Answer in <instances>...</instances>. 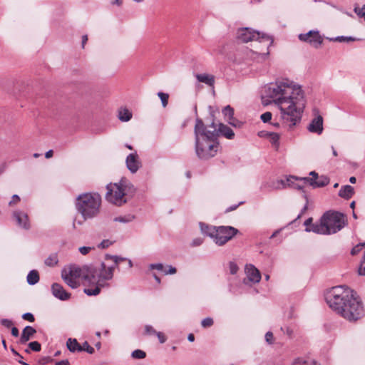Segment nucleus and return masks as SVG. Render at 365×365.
<instances>
[{"label":"nucleus","mask_w":365,"mask_h":365,"mask_svg":"<svg viewBox=\"0 0 365 365\" xmlns=\"http://www.w3.org/2000/svg\"><path fill=\"white\" fill-rule=\"evenodd\" d=\"M264 95L277 106L281 120L290 129L301 121L306 100L299 85L288 78H279L264 87Z\"/></svg>","instance_id":"1"},{"label":"nucleus","mask_w":365,"mask_h":365,"mask_svg":"<svg viewBox=\"0 0 365 365\" xmlns=\"http://www.w3.org/2000/svg\"><path fill=\"white\" fill-rule=\"evenodd\" d=\"M78 277L83 279L86 287L83 292L88 296H96L102 288L108 287V282L113 279L111 268L105 269L104 265L95 267L93 264L84 265L82 267H71L68 273H62V278L68 286L76 289L79 286Z\"/></svg>","instance_id":"2"},{"label":"nucleus","mask_w":365,"mask_h":365,"mask_svg":"<svg viewBox=\"0 0 365 365\" xmlns=\"http://www.w3.org/2000/svg\"><path fill=\"white\" fill-rule=\"evenodd\" d=\"M329 307L346 319L352 322L364 315V309L356 293L344 286L332 287L325 294Z\"/></svg>","instance_id":"3"},{"label":"nucleus","mask_w":365,"mask_h":365,"mask_svg":"<svg viewBox=\"0 0 365 365\" xmlns=\"http://www.w3.org/2000/svg\"><path fill=\"white\" fill-rule=\"evenodd\" d=\"M195 148L197 158L208 160L216 155L219 143L217 140L216 125L212 121L205 125L200 118H197L194 128Z\"/></svg>","instance_id":"4"},{"label":"nucleus","mask_w":365,"mask_h":365,"mask_svg":"<svg viewBox=\"0 0 365 365\" xmlns=\"http://www.w3.org/2000/svg\"><path fill=\"white\" fill-rule=\"evenodd\" d=\"M101 205V195L95 192H86L79 195L76 198V207L83 220L96 217L100 212Z\"/></svg>","instance_id":"5"},{"label":"nucleus","mask_w":365,"mask_h":365,"mask_svg":"<svg viewBox=\"0 0 365 365\" xmlns=\"http://www.w3.org/2000/svg\"><path fill=\"white\" fill-rule=\"evenodd\" d=\"M106 188V200L118 206L125 204L127 197H132L135 192L133 185L125 178H122L118 183L108 185Z\"/></svg>","instance_id":"6"},{"label":"nucleus","mask_w":365,"mask_h":365,"mask_svg":"<svg viewBox=\"0 0 365 365\" xmlns=\"http://www.w3.org/2000/svg\"><path fill=\"white\" fill-rule=\"evenodd\" d=\"M236 35L237 40L243 43L255 41L264 43L267 48L266 53H259L256 51L253 53L257 56L255 58H260L262 61L267 58L269 54L268 49L273 43V38L271 36L265 34H260L248 27L239 29Z\"/></svg>","instance_id":"7"},{"label":"nucleus","mask_w":365,"mask_h":365,"mask_svg":"<svg viewBox=\"0 0 365 365\" xmlns=\"http://www.w3.org/2000/svg\"><path fill=\"white\" fill-rule=\"evenodd\" d=\"M238 230L230 226H220L212 229L211 238L213 239L215 244L219 246L224 245L237 235Z\"/></svg>","instance_id":"8"},{"label":"nucleus","mask_w":365,"mask_h":365,"mask_svg":"<svg viewBox=\"0 0 365 365\" xmlns=\"http://www.w3.org/2000/svg\"><path fill=\"white\" fill-rule=\"evenodd\" d=\"M322 222L328 228V235L334 234L343 227V215L339 212H327L322 216Z\"/></svg>","instance_id":"9"},{"label":"nucleus","mask_w":365,"mask_h":365,"mask_svg":"<svg viewBox=\"0 0 365 365\" xmlns=\"http://www.w3.org/2000/svg\"><path fill=\"white\" fill-rule=\"evenodd\" d=\"M299 38L302 41L310 43L314 47L318 48L323 42V38L318 31L311 30L307 34H301Z\"/></svg>","instance_id":"10"},{"label":"nucleus","mask_w":365,"mask_h":365,"mask_svg":"<svg viewBox=\"0 0 365 365\" xmlns=\"http://www.w3.org/2000/svg\"><path fill=\"white\" fill-rule=\"evenodd\" d=\"M301 178H298L291 175L287 178L286 181H284L282 180L277 181V185H275L274 182H273L272 184H269L268 182L263 183L261 185L260 189L262 190L264 188L269 187V190H272L274 189H279V188H281V187H284L287 185L293 187L295 185L294 181L295 180L302 181Z\"/></svg>","instance_id":"11"},{"label":"nucleus","mask_w":365,"mask_h":365,"mask_svg":"<svg viewBox=\"0 0 365 365\" xmlns=\"http://www.w3.org/2000/svg\"><path fill=\"white\" fill-rule=\"evenodd\" d=\"M126 167L131 173H135L141 167V163L136 152L130 153L125 159Z\"/></svg>","instance_id":"12"},{"label":"nucleus","mask_w":365,"mask_h":365,"mask_svg":"<svg viewBox=\"0 0 365 365\" xmlns=\"http://www.w3.org/2000/svg\"><path fill=\"white\" fill-rule=\"evenodd\" d=\"M247 279L254 284L258 283L261 280V274L258 269L253 264H247L245 267Z\"/></svg>","instance_id":"13"},{"label":"nucleus","mask_w":365,"mask_h":365,"mask_svg":"<svg viewBox=\"0 0 365 365\" xmlns=\"http://www.w3.org/2000/svg\"><path fill=\"white\" fill-rule=\"evenodd\" d=\"M51 291L53 295L61 300V301H66L70 299L71 294L67 292L62 285L58 283H53L51 286Z\"/></svg>","instance_id":"14"},{"label":"nucleus","mask_w":365,"mask_h":365,"mask_svg":"<svg viewBox=\"0 0 365 365\" xmlns=\"http://www.w3.org/2000/svg\"><path fill=\"white\" fill-rule=\"evenodd\" d=\"M310 133L321 134L323 131V118L320 115L315 116L307 127Z\"/></svg>","instance_id":"15"},{"label":"nucleus","mask_w":365,"mask_h":365,"mask_svg":"<svg viewBox=\"0 0 365 365\" xmlns=\"http://www.w3.org/2000/svg\"><path fill=\"white\" fill-rule=\"evenodd\" d=\"M222 113L229 124L235 128L241 126V122L234 117V109L230 106H225L222 110Z\"/></svg>","instance_id":"16"},{"label":"nucleus","mask_w":365,"mask_h":365,"mask_svg":"<svg viewBox=\"0 0 365 365\" xmlns=\"http://www.w3.org/2000/svg\"><path fill=\"white\" fill-rule=\"evenodd\" d=\"M13 216L16 219L18 225L24 229L28 230L30 228L29 222V217L27 214L24 212L16 210L13 212Z\"/></svg>","instance_id":"17"},{"label":"nucleus","mask_w":365,"mask_h":365,"mask_svg":"<svg viewBox=\"0 0 365 365\" xmlns=\"http://www.w3.org/2000/svg\"><path fill=\"white\" fill-rule=\"evenodd\" d=\"M301 180L304 183H309L310 185H312L314 187H324V186L327 185L329 182V178L325 176H323V175L319 178L318 177V179H317L316 180H314L313 178H309L307 177L302 178Z\"/></svg>","instance_id":"18"},{"label":"nucleus","mask_w":365,"mask_h":365,"mask_svg":"<svg viewBox=\"0 0 365 365\" xmlns=\"http://www.w3.org/2000/svg\"><path fill=\"white\" fill-rule=\"evenodd\" d=\"M105 259L106 260H108V259H111L113 262H114V264L112 265V266H109V267H107L105 264V262H101L98 264H93L95 267H100L101 266L102 264L104 265V267L105 269H108V268H111L112 269V273L113 274L114 273V269L118 267V264L121 262H123V261H125L127 260V258L125 257H120V256H117V255H106L105 256Z\"/></svg>","instance_id":"19"},{"label":"nucleus","mask_w":365,"mask_h":365,"mask_svg":"<svg viewBox=\"0 0 365 365\" xmlns=\"http://www.w3.org/2000/svg\"><path fill=\"white\" fill-rule=\"evenodd\" d=\"M36 333V330L34 327L31 326H26L21 332V335L19 339V343L21 344H25L27 341L34 337Z\"/></svg>","instance_id":"20"},{"label":"nucleus","mask_w":365,"mask_h":365,"mask_svg":"<svg viewBox=\"0 0 365 365\" xmlns=\"http://www.w3.org/2000/svg\"><path fill=\"white\" fill-rule=\"evenodd\" d=\"M305 231L308 232H313L321 235H328L329 233L328 228L324 225V222H322V218L321 219L320 223H315L312 225L310 227H306Z\"/></svg>","instance_id":"21"},{"label":"nucleus","mask_w":365,"mask_h":365,"mask_svg":"<svg viewBox=\"0 0 365 365\" xmlns=\"http://www.w3.org/2000/svg\"><path fill=\"white\" fill-rule=\"evenodd\" d=\"M216 131L217 138L219 135H222L227 139H233L235 137L233 130L230 127L222 123L219 124L218 128H216Z\"/></svg>","instance_id":"22"},{"label":"nucleus","mask_w":365,"mask_h":365,"mask_svg":"<svg viewBox=\"0 0 365 365\" xmlns=\"http://www.w3.org/2000/svg\"><path fill=\"white\" fill-rule=\"evenodd\" d=\"M195 77L199 82L204 83L210 86L214 85L215 77L212 75L207 73H197L195 75Z\"/></svg>","instance_id":"23"},{"label":"nucleus","mask_w":365,"mask_h":365,"mask_svg":"<svg viewBox=\"0 0 365 365\" xmlns=\"http://www.w3.org/2000/svg\"><path fill=\"white\" fill-rule=\"evenodd\" d=\"M354 193V187L351 185H346L341 187L339 195L344 199H349Z\"/></svg>","instance_id":"24"},{"label":"nucleus","mask_w":365,"mask_h":365,"mask_svg":"<svg viewBox=\"0 0 365 365\" xmlns=\"http://www.w3.org/2000/svg\"><path fill=\"white\" fill-rule=\"evenodd\" d=\"M66 344L68 350L71 352L82 351L81 345L76 339H68Z\"/></svg>","instance_id":"25"},{"label":"nucleus","mask_w":365,"mask_h":365,"mask_svg":"<svg viewBox=\"0 0 365 365\" xmlns=\"http://www.w3.org/2000/svg\"><path fill=\"white\" fill-rule=\"evenodd\" d=\"M26 279L29 284H36L39 281L38 272L35 269L30 271L27 275Z\"/></svg>","instance_id":"26"},{"label":"nucleus","mask_w":365,"mask_h":365,"mask_svg":"<svg viewBox=\"0 0 365 365\" xmlns=\"http://www.w3.org/2000/svg\"><path fill=\"white\" fill-rule=\"evenodd\" d=\"M118 118L122 122H128L132 118V113L127 108H121L118 111Z\"/></svg>","instance_id":"27"},{"label":"nucleus","mask_w":365,"mask_h":365,"mask_svg":"<svg viewBox=\"0 0 365 365\" xmlns=\"http://www.w3.org/2000/svg\"><path fill=\"white\" fill-rule=\"evenodd\" d=\"M271 144L274 147L276 150H278L279 147V135L277 133H273L269 135L267 138Z\"/></svg>","instance_id":"28"},{"label":"nucleus","mask_w":365,"mask_h":365,"mask_svg":"<svg viewBox=\"0 0 365 365\" xmlns=\"http://www.w3.org/2000/svg\"><path fill=\"white\" fill-rule=\"evenodd\" d=\"M327 39L329 41H333V42H350V41H354L356 40V38L352 36H336L334 38H327Z\"/></svg>","instance_id":"29"},{"label":"nucleus","mask_w":365,"mask_h":365,"mask_svg":"<svg viewBox=\"0 0 365 365\" xmlns=\"http://www.w3.org/2000/svg\"><path fill=\"white\" fill-rule=\"evenodd\" d=\"M58 259L56 253L50 255L45 260V264L49 267H53L58 264Z\"/></svg>","instance_id":"30"},{"label":"nucleus","mask_w":365,"mask_h":365,"mask_svg":"<svg viewBox=\"0 0 365 365\" xmlns=\"http://www.w3.org/2000/svg\"><path fill=\"white\" fill-rule=\"evenodd\" d=\"M200 230L202 233L207 235V236L211 237V234L212 232V229H215L216 227L209 226L203 222H200L199 224Z\"/></svg>","instance_id":"31"},{"label":"nucleus","mask_w":365,"mask_h":365,"mask_svg":"<svg viewBox=\"0 0 365 365\" xmlns=\"http://www.w3.org/2000/svg\"><path fill=\"white\" fill-rule=\"evenodd\" d=\"M292 365H317V363L312 359H297Z\"/></svg>","instance_id":"32"},{"label":"nucleus","mask_w":365,"mask_h":365,"mask_svg":"<svg viewBox=\"0 0 365 365\" xmlns=\"http://www.w3.org/2000/svg\"><path fill=\"white\" fill-rule=\"evenodd\" d=\"M135 217L132 215H128L125 216H120L116 217L113 219L115 222H118L121 223H128L132 222L134 220Z\"/></svg>","instance_id":"33"},{"label":"nucleus","mask_w":365,"mask_h":365,"mask_svg":"<svg viewBox=\"0 0 365 365\" xmlns=\"http://www.w3.org/2000/svg\"><path fill=\"white\" fill-rule=\"evenodd\" d=\"M157 331L152 327L151 325L146 324L144 327V336H152L155 335L157 334Z\"/></svg>","instance_id":"34"},{"label":"nucleus","mask_w":365,"mask_h":365,"mask_svg":"<svg viewBox=\"0 0 365 365\" xmlns=\"http://www.w3.org/2000/svg\"><path fill=\"white\" fill-rule=\"evenodd\" d=\"M131 356L134 359H143L144 358H145L146 356V354L144 351L143 350H140V349H136V350H134L132 354H131Z\"/></svg>","instance_id":"35"},{"label":"nucleus","mask_w":365,"mask_h":365,"mask_svg":"<svg viewBox=\"0 0 365 365\" xmlns=\"http://www.w3.org/2000/svg\"><path fill=\"white\" fill-rule=\"evenodd\" d=\"M158 96L160 98L163 107H166L168 103L169 95L163 92H158Z\"/></svg>","instance_id":"36"},{"label":"nucleus","mask_w":365,"mask_h":365,"mask_svg":"<svg viewBox=\"0 0 365 365\" xmlns=\"http://www.w3.org/2000/svg\"><path fill=\"white\" fill-rule=\"evenodd\" d=\"M29 349L34 351H40L41 349V345L39 342L34 341L29 344Z\"/></svg>","instance_id":"37"},{"label":"nucleus","mask_w":365,"mask_h":365,"mask_svg":"<svg viewBox=\"0 0 365 365\" xmlns=\"http://www.w3.org/2000/svg\"><path fill=\"white\" fill-rule=\"evenodd\" d=\"M214 321L211 317H206L201 322V325L204 328L210 327L213 325Z\"/></svg>","instance_id":"38"},{"label":"nucleus","mask_w":365,"mask_h":365,"mask_svg":"<svg viewBox=\"0 0 365 365\" xmlns=\"http://www.w3.org/2000/svg\"><path fill=\"white\" fill-rule=\"evenodd\" d=\"M354 11L359 17L364 18L365 20V4L361 8L355 6Z\"/></svg>","instance_id":"39"},{"label":"nucleus","mask_w":365,"mask_h":365,"mask_svg":"<svg viewBox=\"0 0 365 365\" xmlns=\"http://www.w3.org/2000/svg\"><path fill=\"white\" fill-rule=\"evenodd\" d=\"M82 351H85L88 354H93L94 352V348L91 346L87 341H85L81 345Z\"/></svg>","instance_id":"40"},{"label":"nucleus","mask_w":365,"mask_h":365,"mask_svg":"<svg viewBox=\"0 0 365 365\" xmlns=\"http://www.w3.org/2000/svg\"><path fill=\"white\" fill-rule=\"evenodd\" d=\"M364 246H365V242L358 244L357 245L352 248V250H351V254L352 255H357L361 250V248Z\"/></svg>","instance_id":"41"},{"label":"nucleus","mask_w":365,"mask_h":365,"mask_svg":"<svg viewBox=\"0 0 365 365\" xmlns=\"http://www.w3.org/2000/svg\"><path fill=\"white\" fill-rule=\"evenodd\" d=\"M229 269H230V274H237V272L239 269V267L236 263H235L233 262H230L229 264Z\"/></svg>","instance_id":"42"},{"label":"nucleus","mask_w":365,"mask_h":365,"mask_svg":"<svg viewBox=\"0 0 365 365\" xmlns=\"http://www.w3.org/2000/svg\"><path fill=\"white\" fill-rule=\"evenodd\" d=\"M149 269H157L159 271H163V272H164V270L165 269H164L163 264L161 263L150 264L149 265Z\"/></svg>","instance_id":"43"},{"label":"nucleus","mask_w":365,"mask_h":365,"mask_svg":"<svg viewBox=\"0 0 365 365\" xmlns=\"http://www.w3.org/2000/svg\"><path fill=\"white\" fill-rule=\"evenodd\" d=\"M272 113L270 112H265L261 115L260 118L263 123H267L272 119Z\"/></svg>","instance_id":"44"},{"label":"nucleus","mask_w":365,"mask_h":365,"mask_svg":"<svg viewBox=\"0 0 365 365\" xmlns=\"http://www.w3.org/2000/svg\"><path fill=\"white\" fill-rule=\"evenodd\" d=\"M22 319L24 320L29 321L30 322H33L35 320L34 315L30 312L24 313L22 315Z\"/></svg>","instance_id":"45"},{"label":"nucleus","mask_w":365,"mask_h":365,"mask_svg":"<svg viewBox=\"0 0 365 365\" xmlns=\"http://www.w3.org/2000/svg\"><path fill=\"white\" fill-rule=\"evenodd\" d=\"M265 340L269 344H272L274 341L273 334L271 331H267L265 334Z\"/></svg>","instance_id":"46"},{"label":"nucleus","mask_w":365,"mask_h":365,"mask_svg":"<svg viewBox=\"0 0 365 365\" xmlns=\"http://www.w3.org/2000/svg\"><path fill=\"white\" fill-rule=\"evenodd\" d=\"M155 336L158 337L160 344H163L166 341L167 338L165 334L160 331H158Z\"/></svg>","instance_id":"47"},{"label":"nucleus","mask_w":365,"mask_h":365,"mask_svg":"<svg viewBox=\"0 0 365 365\" xmlns=\"http://www.w3.org/2000/svg\"><path fill=\"white\" fill-rule=\"evenodd\" d=\"M20 201V197L18 195H14L11 197V200L9 202L10 206L16 205Z\"/></svg>","instance_id":"48"},{"label":"nucleus","mask_w":365,"mask_h":365,"mask_svg":"<svg viewBox=\"0 0 365 365\" xmlns=\"http://www.w3.org/2000/svg\"><path fill=\"white\" fill-rule=\"evenodd\" d=\"M168 269H165L164 270V274H175L176 272H177V269L175 267L171 266V265H169L168 266Z\"/></svg>","instance_id":"49"},{"label":"nucleus","mask_w":365,"mask_h":365,"mask_svg":"<svg viewBox=\"0 0 365 365\" xmlns=\"http://www.w3.org/2000/svg\"><path fill=\"white\" fill-rule=\"evenodd\" d=\"M1 324L7 328H9L13 325V322L8 319H3L1 320Z\"/></svg>","instance_id":"50"},{"label":"nucleus","mask_w":365,"mask_h":365,"mask_svg":"<svg viewBox=\"0 0 365 365\" xmlns=\"http://www.w3.org/2000/svg\"><path fill=\"white\" fill-rule=\"evenodd\" d=\"M202 242H203V240L200 237H197V238L194 239L192 241L191 246H192V247L200 246L202 244Z\"/></svg>","instance_id":"51"},{"label":"nucleus","mask_w":365,"mask_h":365,"mask_svg":"<svg viewBox=\"0 0 365 365\" xmlns=\"http://www.w3.org/2000/svg\"><path fill=\"white\" fill-rule=\"evenodd\" d=\"M111 242L108 240H103L101 244L98 245L99 247L105 249L108 247L110 245H111Z\"/></svg>","instance_id":"52"},{"label":"nucleus","mask_w":365,"mask_h":365,"mask_svg":"<svg viewBox=\"0 0 365 365\" xmlns=\"http://www.w3.org/2000/svg\"><path fill=\"white\" fill-rule=\"evenodd\" d=\"M91 250V247H86V246H83V247H81L79 248V252L83 255H87L90 250Z\"/></svg>","instance_id":"53"},{"label":"nucleus","mask_w":365,"mask_h":365,"mask_svg":"<svg viewBox=\"0 0 365 365\" xmlns=\"http://www.w3.org/2000/svg\"><path fill=\"white\" fill-rule=\"evenodd\" d=\"M271 133H272V132L263 130V131L259 132L258 135L261 138H265L267 139Z\"/></svg>","instance_id":"54"},{"label":"nucleus","mask_w":365,"mask_h":365,"mask_svg":"<svg viewBox=\"0 0 365 365\" xmlns=\"http://www.w3.org/2000/svg\"><path fill=\"white\" fill-rule=\"evenodd\" d=\"M11 334L12 336L17 337L19 335V329L16 327H13L11 328Z\"/></svg>","instance_id":"55"},{"label":"nucleus","mask_w":365,"mask_h":365,"mask_svg":"<svg viewBox=\"0 0 365 365\" xmlns=\"http://www.w3.org/2000/svg\"><path fill=\"white\" fill-rule=\"evenodd\" d=\"M304 226H306V227H310L312 226V225H313L312 224V218L309 217L307 220H306L304 222Z\"/></svg>","instance_id":"56"},{"label":"nucleus","mask_w":365,"mask_h":365,"mask_svg":"<svg viewBox=\"0 0 365 365\" xmlns=\"http://www.w3.org/2000/svg\"><path fill=\"white\" fill-rule=\"evenodd\" d=\"M309 175L312 176L311 178H313L314 180H316L317 179H318V173H316L315 171H312L309 173Z\"/></svg>","instance_id":"57"},{"label":"nucleus","mask_w":365,"mask_h":365,"mask_svg":"<svg viewBox=\"0 0 365 365\" xmlns=\"http://www.w3.org/2000/svg\"><path fill=\"white\" fill-rule=\"evenodd\" d=\"M56 365H69V362L68 360H61V361H57L56 363Z\"/></svg>","instance_id":"58"},{"label":"nucleus","mask_w":365,"mask_h":365,"mask_svg":"<svg viewBox=\"0 0 365 365\" xmlns=\"http://www.w3.org/2000/svg\"><path fill=\"white\" fill-rule=\"evenodd\" d=\"M242 203H243V202H240L238 205H235L231 206V207H228V208H227V211H228V212H229V211L235 210V209H237V207L240 205H241V204H242Z\"/></svg>","instance_id":"59"},{"label":"nucleus","mask_w":365,"mask_h":365,"mask_svg":"<svg viewBox=\"0 0 365 365\" xmlns=\"http://www.w3.org/2000/svg\"><path fill=\"white\" fill-rule=\"evenodd\" d=\"M53 152L52 150H49L45 153L46 158H50L53 156Z\"/></svg>","instance_id":"60"},{"label":"nucleus","mask_w":365,"mask_h":365,"mask_svg":"<svg viewBox=\"0 0 365 365\" xmlns=\"http://www.w3.org/2000/svg\"><path fill=\"white\" fill-rule=\"evenodd\" d=\"M11 351L14 355L19 356L20 359H23V356L20 355L13 347H11Z\"/></svg>","instance_id":"61"},{"label":"nucleus","mask_w":365,"mask_h":365,"mask_svg":"<svg viewBox=\"0 0 365 365\" xmlns=\"http://www.w3.org/2000/svg\"><path fill=\"white\" fill-rule=\"evenodd\" d=\"M88 41V36L87 35H83L82 36V47L83 48L84 46H85V43L87 42Z\"/></svg>","instance_id":"62"},{"label":"nucleus","mask_w":365,"mask_h":365,"mask_svg":"<svg viewBox=\"0 0 365 365\" xmlns=\"http://www.w3.org/2000/svg\"><path fill=\"white\" fill-rule=\"evenodd\" d=\"M187 339H188V341H190V342L194 341V340H195V336H194V335H193L192 334H188V336H187Z\"/></svg>","instance_id":"63"},{"label":"nucleus","mask_w":365,"mask_h":365,"mask_svg":"<svg viewBox=\"0 0 365 365\" xmlns=\"http://www.w3.org/2000/svg\"><path fill=\"white\" fill-rule=\"evenodd\" d=\"M111 3L113 4H116L118 6H120L122 4V0H113Z\"/></svg>","instance_id":"64"}]
</instances>
